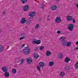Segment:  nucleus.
Wrapping results in <instances>:
<instances>
[{"label": "nucleus", "instance_id": "1", "mask_svg": "<svg viewBox=\"0 0 78 78\" xmlns=\"http://www.w3.org/2000/svg\"><path fill=\"white\" fill-rule=\"evenodd\" d=\"M30 52V50L29 48L28 47H26L24 49L23 51V53L25 54V55H28Z\"/></svg>", "mask_w": 78, "mask_h": 78}, {"label": "nucleus", "instance_id": "2", "mask_svg": "<svg viewBox=\"0 0 78 78\" xmlns=\"http://www.w3.org/2000/svg\"><path fill=\"white\" fill-rule=\"evenodd\" d=\"M55 21L56 23H59L61 22V18L59 17H57L55 18Z\"/></svg>", "mask_w": 78, "mask_h": 78}, {"label": "nucleus", "instance_id": "3", "mask_svg": "<svg viewBox=\"0 0 78 78\" xmlns=\"http://www.w3.org/2000/svg\"><path fill=\"white\" fill-rule=\"evenodd\" d=\"M73 29V25L72 24H70L68 25V30L70 31H72Z\"/></svg>", "mask_w": 78, "mask_h": 78}, {"label": "nucleus", "instance_id": "4", "mask_svg": "<svg viewBox=\"0 0 78 78\" xmlns=\"http://www.w3.org/2000/svg\"><path fill=\"white\" fill-rule=\"evenodd\" d=\"M2 70L3 72H6L8 71V68L6 66H3L2 68Z\"/></svg>", "mask_w": 78, "mask_h": 78}, {"label": "nucleus", "instance_id": "5", "mask_svg": "<svg viewBox=\"0 0 78 78\" xmlns=\"http://www.w3.org/2000/svg\"><path fill=\"white\" fill-rule=\"evenodd\" d=\"M36 14L34 12H31L29 13V16L31 17H34L35 16Z\"/></svg>", "mask_w": 78, "mask_h": 78}, {"label": "nucleus", "instance_id": "6", "mask_svg": "<svg viewBox=\"0 0 78 78\" xmlns=\"http://www.w3.org/2000/svg\"><path fill=\"white\" fill-rule=\"evenodd\" d=\"M66 19L67 21H71L72 20V17L71 16H67Z\"/></svg>", "mask_w": 78, "mask_h": 78}, {"label": "nucleus", "instance_id": "7", "mask_svg": "<svg viewBox=\"0 0 78 78\" xmlns=\"http://www.w3.org/2000/svg\"><path fill=\"white\" fill-rule=\"evenodd\" d=\"M28 9H29V7L28 5H25L23 7V10L24 11H27L28 10Z\"/></svg>", "mask_w": 78, "mask_h": 78}, {"label": "nucleus", "instance_id": "8", "mask_svg": "<svg viewBox=\"0 0 78 78\" xmlns=\"http://www.w3.org/2000/svg\"><path fill=\"white\" fill-rule=\"evenodd\" d=\"M27 62L28 64H30L32 62V59L30 58H28L27 59Z\"/></svg>", "mask_w": 78, "mask_h": 78}, {"label": "nucleus", "instance_id": "9", "mask_svg": "<svg viewBox=\"0 0 78 78\" xmlns=\"http://www.w3.org/2000/svg\"><path fill=\"white\" fill-rule=\"evenodd\" d=\"M59 76L61 77H63V76H65V73L62 71L60 72L59 73Z\"/></svg>", "mask_w": 78, "mask_h": 78}, {"label": "nucleus", "instance_id": "10", "mask_svg": "<svg viewBox=\"0 0 78 78\" xmlns=\"http://www.w3.org/2000/svg\"><path fill=\"white\" fill-rule=\"evenodd\" d=\"M33 56L35 59H37V58L39 57V55L37 53H34Z\"/></svg>", "mask_w": 78, "mask_h": 78}, {"label": "nucleus", "instance_id": "11", "mask_svg": "<svg viewBox=\"0 0 78 78\" xmlns=\"http://www.w3.org/2000/svg\"><path fill=\"white\" fill-rule=\"evenodd\" d=\"M39 65L40 67H44V66H45V64H44V63L42 62H40L39 63Z\"/></svg>", "mask_w": 78, "mask_h": 78}, {"label": "nucleus", "instance_id": "12", "mask_svg": "<svg viewBox=\"0 0 78 78\" xmlns=\"http://www.w3.org/2000/svg\"><path fill=\"white\" fill-rule=\"evenodd\" d=\"M51 9L53 11H55V10H56L57 9V7L56 5H53L51 6Z\"/></svg>", "mask_w": 78, "mask_h": 78}, {"label": "nucleus", "instance_id": "13", "mask_svg": "<svg viewBox=\"0 0 78 78\" xmlns=\"http://www.w3.org/2000/svg\"><path fill=\"white\" fill-rule=\"evenodd\" d=\"M70 61V59L69 57H66L65 59V62L66 63H69V62Z\"/></svg>", "mask_w": 78, "mask_h": 78}, {"label": "nucleus", "instance_id": "14", "mask_svg": "<svg viewBox=\"0 0 78 78\" xmlns=\"http://www.w3.org/2000/svg\"><path fill=\"white\" fill-rule=\"evenodd\" d=\"M26 22V20H25V18H22L21 20V23H25Z\"/></svg>", "mask_w": 78, "mask_h": 78}, {"label": "nucleus", "instance_id": "15", "mask_svg": "<svg viewBox=\"0 0 78 78\" xmlns=\"http://www.w3.org/2000/svg\"><path fill=\"white\" fill-rule=\"evenodd\" d=\"M46 54V56H50V55H51V52H50V51H47Z\"/></svg>", "mask_w": 78, "mask_h": 78}, {"label": "nucleus", "instance_id": "16", "mask_svg": "<svg viewBox=\"0 0 78 78\" xmlns=\"http://www.w3.org/2000/svg\"><path fill=\"white\" fill-rule=\"evenodd\" d=\"M4 76L6 78H8L9 77V73L8 72H5L4 73Z\"/></svg>", "mask_w": 78, "mask_h": 78}, {"label": "nucleus", "instance_id": "17", "mask_svg": "<svg viewBox=\"0 0 78 78\" xmlns=\"http://www.w3.org/2000/svg\"><path fill=\"white\" fill-rule=\"evenodd\" d=\"M67 41L64 40L61 42V43L63 46H65L67 44Z\"/></svg>", "mask_w": 78, "mask_h": 78}, {"label": "nucleus", "instance_id": "18", "mask_svg": "<svg viewBox=\"0 0 78 78\" xmlns=\"http://www.w3.org/2000/svg\"><path fill=\"white\" fill-rule=\"evenodd\" d=\"M49 66L52 67L54 65V62H49Z\"/></svg>", "mask_w": 78, "mask_h": 78}, {"label": "nucleus", "instance_id": "19", "mask_svg": "<svg viewBox=\"0 0 78 78\" xmlns=\"http://www.w3.org/2000/svg\"><path fill=\"white\" fill-rule=\"evenodd\" d=\"M59 40L61 42L65 40V37H61L60 38Z\"/></svg>", "mask_w": 78, "mask_h": 78}, {"label": "nucleus", "instance_id": "20", "mask_svg": "<svg viewBox=\"0 0 78 78\" xmlns=\"http://www.w3.org/2000/svg\"><path fill=\"white\" fill-rule=\"evenodd\" d=\"M63 56V55H62V54L61 53H60L59 54L58 57L59 58H60V59H62V57Z\"/></svg>", "mask_w": 78, "mask_h": 78}, {"label": "nucleus", "instance_id": "21", "mask_svg": "<svg viewBox=\"0 0 78 78\" xmlns=\"http://www.w3.org/2000/svg\"><path fill=\"white\" fill-rule=\"evenodd\" d=\"M39 28V24H37L35 27V29L37 30Z\"/></svg>", "mask_w": 78, "mask_h": 78}, {"label": "nucleus", "instance_id": "22", "mask_svg": "<svg viewBox=\"0 0 78 78\" xmlns=\"http://www.w3.org/2000/svg\"><path fill=\"white\" fill-rule=\"evenodd\" d=\"M37 40L36 39H34L32 41V43L33 44H37Z\"/></svg>", "mask_w": 78, "mask_h": 78}, {"label": "nucleus", "instance_id": "23", "mask_svg": "<svg viewBox=\"0 0 78 78\" xmlns=\"http://www.w3.org/2000/svg\"><path fill=\"white\" fill-rule=\"evenodd\" d=\"M16 69H12V72L13 74H16Z\"/></svg>", "mask_w": 78, "mask_h": 78}, {"label": "nucleus", "instance_id": "24", "mask_svg": "<svg viewBox=\"0 0 78 78\" xmlns=\"http://www.w3.org/2000/svg\"><path fill=\"white\" fill-rule=\"evenodd\" d=\"M4 50V48L3 47L0 45V52H2Z\"/></svg>", "mask_w": 78, "mask_h": 78}, {"label": "nucleus", "instance_id": "25", "mask_svg": "<svg viewBox=\"0 0 78 78\" xmlns=\"http://www.w3.org/2000/svg\"><path fill=\"white\" fill-rule=\"evenodd\" d=\"M41 43V40H37V44L39 45V44H40Z\"/></svg>", "mask_w": 78, "mask_h": 78}, {"label": "nucleus", "instance_id": "26", "mask_svg": "<svg viewBox=\"0 0 78 78\" xmlns=\"http://www.w3.org/2000/svg\"><path fill=\"white\" fill-rule=\"evenodd\" d=\"M66 45L67 47H70V46H71V42H68L67 43Z\"/></svg>", "mask_w": 78, "mask_h": 78}, {"label": "nucleus", "instance_id": "27", "mask_svg": "<svg viewBox=\"0 0 78 78\" xmlns=\"http://www.w3.org/2000/svg\"><path fill=\"white\" fill-rule=\"evenodd\" d=\"M27 1H28V0H21L23 4H25V3H27Z\"/></svg>", "mask_w": 78, "mask_h": 78}, {"label": "nucleus", "instance_id": "28", "mask_svg": "<svg viewBox=\"0 0 78 78\" xmlns=\"http://www.w3.org/2000/svg\"><path fill=\"white\" fill-rule=\"evenodd\" d=\"M44 46H41L40 47V50L41 51L44 50Z\"/></svg>", "mask_w": 78, "mask_h": 78}, {"label": "nucleus", "instance_id": "29", "mask_svg": "<svg viewBox=\"0 0 78 78\" xmlns=\"http://www.w3.org/2000/svg\"><path fill=\"white\" fill-rule=\"evenodd\" d=\"M21 59L20 64H22L24 62V61H25L24 59L21 58Z\"/></svg>", "mask_w": 78, "mask_h": 78}, {"label": "nucleus", "instance_id": "30", "mask_svg": "<svg viewBox=\"0 0 78 78\" xmlns=\"http://www.w3.org/2000/svg\"><path fill=\"white\" fill-rule=\"evenodd\" d=\"M34 50L35 51H38L39 50V48L38 47H36L34 49Z\"/></svg>", "mask_w": 78, "mask_h": 78}, {"label": "nucleus", "instance_id": "31", "mask_svg": "<svg viewBox=\"0 0 78 78\" xmlns=\"http://www.w3.org/2000/svg\"><path fill=\"white\" fill-rule=\"evenodd\" d=\"M78 62L77 63H76L75 64V68H76V69H77V68H78Z\"/></svg>", "mask_w": 78, "mask_h": 78}, {"label": "nucleus", "instance_id": "32", "mask_svg": "<svg viewBox=\"0 0 78 78\" xmlns=\"http://www.w3.org/2000/svg\"><path fill=\"white\" fill-rule=\"evenodd\" d=\"M21 36H23V37H27L25 34L23 33L21 34Z\"/></svg>", "mask_w": 78, "mask_h": 78}, {"label": "nucleus", "instance_id": "33", "mask_svg": "<svg viewBox=\"0 0 78 78\" xmlns=\"http://www.w3.org/2000/svg\"><path fill=\"white\" fill-rule=\"evenodd\" d=\"M40 67H41L40 66H37V69L38 70H39V71H41V68Z\"/></svg>", "mask_w": 78, "mask_h": 78}, {"label": "nucleus", "instance_id": "34", "mask_svg": "<svg viewBox=\"0 0 78 78\" xmlns=\"http://www.w3.org/2000/svg\"><path fill=\"white\" fill-rule=\"evenodd\" d=\"M65 70H68V66H65V68H64Z\"/></svg>", "mask_w": 78, "mask_h": 78}, {"label": "nucleus", "instance_id": "35", "mask_svg": "<svg viewBox=\"0 0 78 78\" xmlns=\"http://www.w3.org/2000/svg\"><path fill=\"white\" fill-rule=\"evenodd\" d=\"M57 34H60L61 33V31L60 30H58L57 32Z\"/></svg>", "mask_w": 78, "mask_h": 78}, {"label": "nucleus", "instance_id": "36", "mask_svg": "<svg viewBox=\"0 0 78 78\" xmlns=\"http://www.w3.org/2000/svg\"><path fill=\"white\" fill-rule=\"evenodd\" d=\"M72 20H73V23H75V19H72Z\"/></svg>", "mask_w": 78, "mask_h": 78}, {"label": "nucleus", "instance_id": "37", "mask_svg": "<svg viewBox=\"0 0 78 78\" xmlns=\"http://www.w3.org/2000/svg\"><path fill=\"white\" fill-rule=\"evenodd\" d=\"M24 37H21L20 38V40H22V39H24Z\"/></svg>", "mask_w": 78, "mask_h": 78}, {"label": "nucleus", "instance_id": "38", "mask_svg": "<svg viewBox=\"0 0 78 78\" xmlns=\"http://www.w3.org/2000/svg\"><path fill=\"white\" fill-rule=\"evenodd\" d=\"M78 50V47L76 48L75 49V50Z\"/></svg>", "mask_w": 78, "mask_h": 78}, {"label": "nucleus", "instance_id": "39", "mask_svg": "<svg viewBox=\"0 0 78 78\" xmlns=\"http://www.w3.org/2000/svg\"><path fill=\"white\" fill-rule=\"evenodd\" d=\"M76 6L77 8H78V3L77 4H76Z\"/></svg>", "mask_w": 78, "mask_h": 78}, {"label": "nucleus", "instance_id": "40", "mask_svg": "<svg viewBox=\"0 0 78 78\" xmlns=\"http://www.w3.org/2000/svg\"><path fill=\"white\" fill-rule=\"evenodd\" d=\"M44 6H42L41 7V8H42V9H43V8H44Z\"/></svg>", "mask_w": 78, "mask_h": 78}, {"label": "nucleus", "instance_id": "41", "mask_svg": "<svg viewBox=\"0 0 78 78\" xmlns=\"http://www.w3.org/2000/svg\"><path fill=\"white\" fill-rule=\"evenodd\" d=\"M76 45H78V41H76Z\"/></svg>", "mask_w": 78, "mask_h": 78}, {"label": "nucleus", "instance_id": "42", "mask_svg": "<svg viewBox=\"0 0 78 78\" xmlns=\"http://www.w3.org/2000/svg\"><path fill=\"white\" fill-rule=\"evenodd\" d=\"M5 12H2V14L3 15H4V14H5Z\"/></svg>", "mask_w": 78, "mask_h": 78}, {"label": "nucleus", "instance_id": "43", "mask_svg": "<svg viewBox=\"0 0 78 78\" xmlns=\"http://www.w3.org/2000/svg\"><path fill=\"white\" fill-rule=\"evenodd\" d=\"M24 46H25V44H23V45L21 46V47H24Z\"/></svg>", "mask_w": 78, "mask_h": 78}, {"label": "nucleus", "instance_id": "44", "mask_svg": "<svg viewBox=\"0 0 78 78\" xmlns=\"http://www.w3.org/2000/svg\"><path fill=\"white\" fill-rule=\"evenodd\" d=\"M47 20L48 21V20H49V19H48V18H47Z\"/></svg>", "mask_w": 78, "mask_h": 78}, {"label": "nucleus", "instance_id": "45", "mask_svg": "<svg viewBox=\"0 0 78 78\" xmlns=\"http://www.w3.org/2000/svg\"><path fill=\"white\" fill-rule=\"evenodd\" d=\"M1 32H2V30H1V29H0V33H1Z\"/></svg>", "mask_w": 78, "mask_h": 78}, {"label": "nucleus", "instance_id": "46", "mask_svg": "<svg viewBox=\"0 0 78 78\" xmlns=\"http://www.w3.org/2000/svg\"><path fill=\"white\" fill-rule=\"evenodd\" d=\"M56 1H57V2H59V0H56Z\"/></svg>", "mask_w": 78, "mask_h": 78}, {"label": "nucleus", "instance_id": "47", "mask_svg": "<svg viewBox=\"0 0 78 78\" xmlns=\"http://www.w3.org/2000/svg\"><path fill=\"white\" fill-rule=\"evenodd\" d=\"M47 17H50V16H47Z\"/></svg>", "mask_w": 78, "mask_h": 78}, {"label": "nucleus", "instance_id": "48", "mask_svg": "<svg viewBox=\"0 0 78 78\" xmlns=\"http://www.w3.org/2000/svg\"><path fill=\"white\" fill-rule=\"evenodd\" d=\"M29 19H31V17H30V18H29Z\"/></svg>", "mask_w": 78, "mask_h": 78}]
</instances>
